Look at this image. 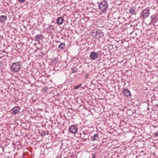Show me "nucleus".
<instances>
[{
	"instance_id": "obj_11",
	"label": "nucleus",
	"mask_w": 158,
	"mask_h": 158,
	"mask_svg": "<svg viewBox=\"0 0 158 158\" xmlns=\"http://www.w3.org/2000/svg\"><path fill=\"white\" fill-rule=\"evenodd\" d=\"M151 19L152 22L153 23H155L157 22L158 19L156 16L155 15H152L151 16Z\"/></svg>"
},
{
	"instance_id": "obj_22",
	"label": "nucleus",
	"mask_w": 158,
	"mask_h": 158,
	"mask_svg": "<svg viewBox=\"0 0 158 158\" xmlns=\"http://www.w3.org/2000/svg\"><path fill=\"white\" fill-rule=\"evenodd\" d=\"M95 156H93V157H92V158H95Z\"/></svg>"
},
{
	"instance_id": "obj_21",
	"label": "nucleus",
	"mask_w": 158,
	"mask_h": 158,
	"mask_svg": "<svg viewBox=\"0 0 158 158\" xmlns=\"http://www.w3.org/2000/svg\"><path fill=\"white\" fill-rule=\"evenodd\" d=\"M15 72H17L19 71V70H13Z\"/></svg>"
},
{
	"instance_id": "obj_19",
	"label": "nucleus",
	"mask_w": 158,
	"mask_h": 158,
	"mask_svg": "<svg viewBox=\"0 0 158 158\" xmlns=\"http://www.w3.org/2000/svg\"><path fill=\"white\" fill-rule=\"evenodd\" d=\"M19 1L22 3H23L24 2L25 0H19Z\"/></svg>"
},
{
	"instance_id": "obj_5",
	"label": "nucleus",
	"mask_w": 158,
	"mask_h": 158,
	"mask_svg": "<svg viewBox=\"0 0 158 158\" xmlns=\"http://www.w3.org/2000/svg\"><path fill=\"white\" fill-rule=\"evenodd\" d=\"M149 10L147 9H145L142 11L141 15L144 18H145L149 16Z\"/></svg>"
},
{
	"instance_id": "obj_10",
	"label": "nucleus",
	"mask_w": 158,
	"mask_h": 158,
	"mask_svg": "<svg viewBox=\"0 0 158 158\" xmlns=\"http://www.w3.org/2000/svg\"><path fill=\"white\" fill-rule=\"evenodd\" d=\"M129 13L131 14H136V8L135 7H131L129 10Z\"/></svg>"
},
{
	"instance_id": "obj_4",
	"label": "nucleus",
	"mask_w": 158,
	"mask_h": 158,
	"mask_svg": "<svg viewBox=\"0 0 158 158\" xmlns=\"http://www.w3.org/2000/svg\"><path fill=\"white\" fill-rule=\"evenodd\" d=\"M69 131L72 134H76L77 131V127L74 125H71L69 127Z\"/></svg>"
},
{
	"instance_id": "obj_17",
	"label": "nucleus",
	"mask_w": 158,
	"mask_h": 158,
	"mask_svg": "<svg viewBox=\"0 0 158 158\" xmlns=\"http://www.w3.org/2000/svg\"><path fill=\"white\" fill-rule=\"evenodd\" d=\"M81 84H80L79 85H76L74 88V89H79L80 87L81 86Z\"/></svg>"
},
{
	"instance_id": "obj_9",
	"label": "nucleus",
	"mask_w": 158,
	"mask_h": 158,
	"mask_svg": "<svg viewBox=\"0 0 158 158\" xmlns=\"http://www.w3.org/2000/svg\"><path fill=\"white\" fill-rule=\"evenodd\" d=\"M64 20L63 18L61 17H60L57 19L56 23L59 25H61L63 23Z\"/></svg>"
},
{
	"instance_id": "obj_6",
	"label": "nucleus",
	"mask_w": 158,
	"mask_h": 158,
	"mask_svg": "<svg viewBox=\"0 0 158 158\" xmlns=\"http://www.w3.org/2000/svg\"><path fill=\"white\" fill-rule=\"evenodd\" d=\"M19 63V62L13 63L11 66V69H20Z\"/></svg>"
},
{
	"instance_id": "obj_8",
	"label": "nucleus",
	"mask_w": 158,
	"mask_h": 158,
	"mask_svg": "<svg viewBox=\"0 0 158 158\" xmlns=\"http://www.w3.org/2000/svg\"><path fill=\"white\" fill-rule=\"evenodd\" d=\"M124 94L127 97H130L131 96L130 92L127 89H124L123 90Z\"/></svg>"
},
{
	"instance_id": "obj_23",
	"label": "nucleus",
	"mask_w": 158,
	"mask_h": 158,
	"mask_svg": "<svg viewBox=\"0 0 158 158\" xmlns=\"http://www.w3.org/2000/svg\"><path fill=\"white\" fill-rule=\"evenodd\" d=\"M1 64L0 63V65Z\"/></svg>"
},
{
	"instance_id": "obj_12",
	"label": "nucleus",
	"mask_w": 158,
	"mask_h": 158,
	"mask_svg": "<svg viewBox=\"0 0 158 158\" xmlns=\"http://www.w3.org/2000/svg\"><path fill=\"white\" fill-rule=\"evenodd\" d=\"M7 17L2 15L0 16V23H4L7 19Z\"/></svg>"
},
{
	"instance_id": "obj_20",
	"label": "nucleus",
	"mask_w": 158,
	"mask_h": 158,
	"mask_svg": "<svg viewBox=\"0 0 158 158\" xmlns=\"http://www.w3.org/2000/svg\"><path fill=\"white\" fill-rule=\"evenodd\" d=\"M49 28L50 29H52L53 28V26L51 25H50L49 26Z\"/></svg>"
},
{
	"instance_id": "obj_1",
	"label": "nucleus",
	"mask_w": 158,
	"mask_h": 158,
	"mask_svg": "<svg viewBox=\"0 0 158 158\" xmlns=\"http://www.w3.org/2000/svg\"><path fill=\"white\" fill-rule=\"evenodd\" d=\"M92 36L96 39H99L101 38H102L104 35V34L102 30H98L96 32L93 31L92 33Z\"/></svg>"
},
{
	"instance_id": "obj_15",
	"label": "nucleus",
	"mask_w": 158,
	"mask_h": 158,
	"mask_svg": "<svg viewBox=\"0 0 158 158\" xmlns=\"http://www.w3.org/2000/svg\"><path fill=\"white\" fill-rule=\"evenodd\" d=\"M65 43H62L60 44L59 45L58 47V48H59L61 50H63L65 48Z\"/></svg>"
},
{
	"instance_id": "obj_14",
	"label": "nucleus",
	"mask_w": 158,
	"mask_h": 158,
	"mask_svg": "<svg viewBox=\"0 0 158 158\" xmlns=\"http://www.w3.org/2000/svg\"><path fill=\"white\" fill-rule=\"evenodd\" d=\"M42 35L40 34H37L35 37V40L36 41H40V40L42 39Z\"/></svg>"
},
{
	"instance_id": "obj_2",
	"label": "nucleus",
	"mask_w": 158,
	"mask_h": 158,
	"mask_svg": "<svg viewBox=\"0 0 158 158\" xmlns=\"http://www.w3.org/2000/svg\"><path fill=\"white\" fill-rule=\"evenodd\" d=\"M99 9L104 12L107 10L108 5L105 1H103L100 3L98 5Z\"/></svg>"
},
{
	"instance_id": "obj_13",
	"label": "nucleus",
	"mask_w": 158,
	"mask_h": 158,
	"mask_svg": "<svg viewBox=\"0 0 158 158\" xmlns=\"http://www.w3.org/2000/svg\"><path fill=\"white\" fill-rule=\"evenodd\" d=\"M99 139L98 135L97 134H95L91 138L92 141H94Z\"/></svg>"
},
{
	"instance_id": "obj_7",
	"label": "nucleus",
	"mask_w": 158,
	"mask_h": 158,
	"mask_svg": "<svg viewBox=\"0 0 158 158\" xmlns=\"http://www.w3.org/2000/svg\"><path fill=\"white\" fill-rule=\"evenodd\" d=\"M90 57L92 60H96L98 58V55L97 52H93L90 55Z\"/></svg>"
},
{
	"instance_id": "obj_18",
	"label": "nucleus",
	"mask_w": 158,
	"mask_h": 158,
	"mask_svg": "<svg viewBox=\"0 0 158 158\" xmlns=\"http://www.w3.org/2000/svg\"><path fill=\"white\" fill-rule=\"evenodd\" d=\"M154 135L155 137L158 136V131L154 133Z\"/></svg>"
},
{
	"instance_id": "obj_16",
	"label": "nucleus",
	"mask_w": 158,
	"mask_h": 158,
	"mask_svg": "<svg viewBox=\"0 0 158 158\" xmlns=\"http://www.w3.org/2000/svg\"><path fill=\"white\" fill-rule=\"evenodd\" d=\"M59 61V59L58 56H57V57L54 58L53 59L52 62H58Z\"/></svg>"
},
{
	"instance_id": "obj_3",
	"label": "nucleus",
	"mask_w": 158,
	"mask_h": 158,
	"mask_svg": "<svg viewBox=\"0 0 158 158\" xmlns=\"http://www.w3.org/2000/svg\"><path fill=\"white\" fill-rule=\"evenodd\" d=\"M20 108L19 106H15L11 110V114L13 115H15L18 114L20 111Z\"/></svg>"
}]
</instances>
